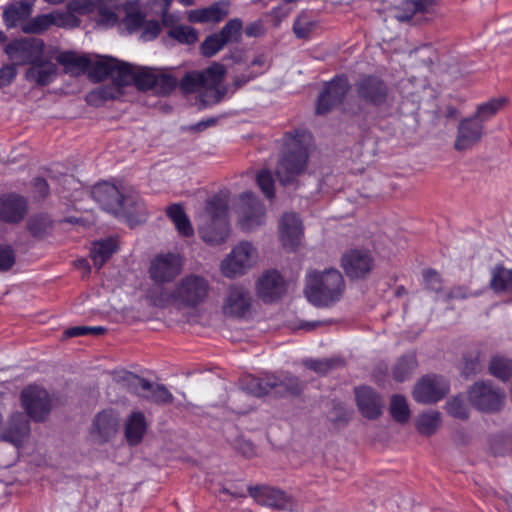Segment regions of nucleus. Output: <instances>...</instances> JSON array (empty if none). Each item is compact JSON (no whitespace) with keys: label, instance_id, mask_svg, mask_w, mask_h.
<instances>
[{"label":"nucleus","instance_id":"obj_1","mask_svg":"<svg viewBox=\"0 0 512 512\" xmlns=\"http://www.w3.org/2000/svg\"><path fill=\"white\" fill-rule=\"evenodd\" d=\"M228 195L221 192L212 196L198 216V231L204 242L210 245L224 243L229 234Z\"/></svg>","mask_w":512,"mask_h":512},{"label":"nucleus","instance_id":"obj_2","mask_svg":"<svg viewBox=\"0 0 512 512\" xmlns=\"http://www.w3.org/2000/svg\"><path fill=\"white\" fill-rule=\"evenodd\" d=\"M309 141L310 136L304 131L285 135L283 153L276 168V174L282 184L292 182L304 170Z\"/></svg>","mask_w":512,"mask_h":512},{"label":"nucleus","instance_id":"obj_3","mask_svg":"<svg viewBox=\"0 0 512 512\" xmlns=\"http://www.w3.org/2000/svg\"><path fill=\"white\" fill-rule=\"evenodd\" d=\"M343 290L344 280L336 269L307 274L304 293L308 301L317 307L328 306L338 301Z\"/></svg>","mask_w":512,"mask_h":512},{"label":"nucleus","instance_id":"obj_4","mask_svg":"<svg viewBox=\"0 0 512 512\" xmlns=\"http://www.w3.org/2000/svg\"><path fill=\"white\" fill-rule=\"evenodd\" d=\"M126 65V62L118 61L111 57H97L91 59V65L88 69V75L93 81H102L106 77H111L115 85L99 87L86 96V101L93 106H100L103 102L115 99L119 96V76L120 68Z\"/></svg>","mask_w":512,"mask_h":512},{"label":"nucleus","instance_id":"obj_5","mask_svg":"<svg viewBox=\"0 0 512 512\" xmlns=\"http://www.w3.org/2000/svg\"><path fill=\"white\" fill-rule=\"evenodd\" d=\"M92 196L104 210L113 214L131 213L137 204L136 195L108 182L95 185Z\"/></svg>","mask_w":512,"mask_h":512},{"label":"nucleus","instance_id":"obj_6","mask_svg":"<svg viewBox=\"0 0 512 512\" xmlns=\"http://www.w3.org/2000/svg\"><path fill=\"white\" fill-rule=\"evenodd\" d=\"M258 261V250L250 242L243 241L233 247L222 260L220 270L225 277L235 278L247 273Z\"/></svg>","mask_w":512,"mask_h":512},{"label":"nucleus","instance_id":"obj_7","mask_svg":"<svg viewBox=\"0 0 512 512\" xmlns=\"http://www.w3.org/2000/svg\"><path fill=\"white\" fill-rule=\"evenodd\" d=\"M210 286L207 279L199 275H187L177 284L173 297L187 306H196L203 302L209 293Z\"/></svg>","mask_w":512,"mask_h":512},{"label":"nucleus","instance_id":"obj_8","mask_svg":"<svg viewBox=\"0 0 512 512\" xmlns=\"http://www.w3.org/2000/svg\"><path fill=\"white\" fill-rule=\"evenodd\" d=\"M238 214L239 224L245 231L256 230L266 220L264 205L251 192H245L240 196Z\"/></svg>","mask_w":512,"mask_h":512},{"label":"nucleus","instance_id":"obj_9","mask_svg":"<svg viewBox=\"0 0 512 512\" xmlns=\"http://www.w3.org/2000/svg\"><path fill=\"white\" fill-rule=\"evenodd\" d=\"M21 403L28 416L35 421L44 420L51 410L48 392L37 385H30L22 390Z\"/></svg>","mask_w":512,"mask_h":512},{"label":"nucleus","instance_id":"obj_10","mask_svg":"<svg viewBox=\"0 0 512 512\" xmlns=\"http://www.w3.org/2000/svg\"><path fill=\"white\" fill-rule=\"evenodd\" d=\"M449 391V384L441 376L427 375L415 385L413 398L421 404H432L440 401Z\"/></svg>","mask_w":512,"mask_h":512},{"label":"nucleus","instance_id":"obj_11","mask_svg":"<svg viewBox=\"0 0 512 512\" xmlns=\"http://www.w3.org/2000/svg\"><path fill=\"white\" fill-rule=\"evenodd\" d=\"M469 400L480 411L495 412L503 405L504 393L488 383L477 382L469 390Z\"/></svg>","mask_w":512,"mask_h":512},{"label":"nucleus","instance_id":"obj_12","mask_svg":"<svg viewBox=\"0 0 512 512\" xmlns=\"http://www.w3.org/2000/svg\"><path fill=\"white\" fill-rule=\"evenodd\" d=\"M120 69L119 86L134 83L140 90H154L158 69L135 66L127 62Z\"/></svg>","mask_w":512,"mask_h":512},{"label":"nucleus","instance_id":"obj_13","mask_svg":"<svg viewBox=\"0 0 512 512\" xmlns=\"http://www.w3.org/2000/svg\"><path fill=\"white\" fill-rule=\"evenodd\" d=\"M127 381L132 392L153 403L167 404L173 400V395L164 385L151 383L131 373L128 375Z\"/></svg>","mask_w":512,"mask_h":512},{"label":"nucleus","instance_id":"obj_14","mask_svg":"<svg viewBox=\"0 0 512 512\" xmlns=\"http://www.w3.org/2000/svg\"><path fill=\"white\" fill-rule=\"evenodd\" d=\"M257 296L264 302L270 303L280 299L286 291V283L276 270L265 271L256 281Z\"/></svg>","mask_w":512,"mask_h":512},{"label":"nucleus","instance_id":"obj_15","mask_svg":"<svg viewBox=\"0 0 512 512\" xmlns=\"http://www.w3.org/2000/svg\"><path fill=\"white\" fill-rule=\"evenodd\" d=\"M356 92L361 101L375 106L385 103L388 96L386 84L375 76L360 77L356 83Z\"/></svg>","mask_w":512,"mask_h":512},{"label":"nucleus","instance_id":"obj_16","mask_svg":"<svg viewBox=\"0 0 512 512\" xmlns=\"http://www.w3.org/2000/svg\"><path fill=\"white\" fill-rule=\"evenodd\" d=\"M75 18L68 12L53 11L38 15L22 25V32L27 34H40L51 26L68 27L73 25Z\"/></svg>","mask_w":512,"mask_h":512},{"label":"nucleus","instance_id":"obj_17","mask_svg":"<svg viewBox=\"0 0 512 512\" xmlns=\"http://www.w3.org/2000/svg\"><path fill=\"white\" fill-rule=\"evenodd\" d=\"M182 261L179 255L167 253L155 257L150 266V276L156 283L172 281L181 271Z\"/></svg>","mask_w":512,"mask_h":512},{"label":"nucleus","instance_id":"obj_18","mask_svg":"<svg viewBox=\"0 0 512 512\" xmlns=\"http://www.w3.org/2000/svg\"><path fill=\"white\" fill-rule=\"evenodd\" d=\"M436 13V0H405L394 17L399 22L428 21Z\"/></svg>","mask_w":512,"mask_h":512},{"label":"nucleus","instance_id":"obj_19","mask_svg":"<svg viewBox=\"0 0 512 512\" xmlns=\"http://www.w3.org/2000/svg\"><path fill=\"white\" fill-rule=\"evenodd\" d=\"M70 9L79 13L98 10V23L104 27H112L118 21L116 10L118 7L110 6L107 0H72L69 4Z\"/></svg>","mask_w":512,"mask_h":512},{"label":"nucleus","instance_id":"obj_20","mask_svg":"<svg viewBox=\"0 0 512 512\" xmlns=\"http://www.w3.org/2000/svg\"><path fill=\"white\" fill-rule=\"evenodd\" d=\"M349 90V83L345 77H336L330 81L324 91L319 95L316 113L326 114L339 104Z\"/></svg>","mask_w":512,"mask_h":512},{"label":"nucleus","instance_id":"obj_21","mask_svg":"<svg viewBox=\"0 0 512 512\" xmlns=\"http://www.w3.org/2000/svg\"><path fill=\"white\" fill-rule=\"evenodd\" d=\"M484 134V126L472 116L460 120L454 147L457 151H466L479 143Z\"/></svg>","mask_w":512,"mask_h":512},{"label":"nucleus","instance_id":"obj_22","mask_svg":"<svg viewBox=\"0 0 512 512\" xmlns=\"http://www.w3.org/2000/svg\"><path fill=\"white\" fill-rule=\"evenodd\" d=\"M119 419L113 411H102L98 413L92 424L90 436L98 444L110 441L117 433Z\"/></svg>","mask_w":512,"mask_h":512},{"label":"nucleus","instance_id":"obj_23","mask_svg":"<svg viewBox=\"0 0 512 512\" xmlns=\"http://www.w3.org/2000/svg\"><path fill=\"white\" fill-rule=\"evenodd\" d=\"M251 295L248 289L241 285H234L228 289L223 304V313L227 316H244L251 306Z\"/></svg>","mask_w":512,"mask_h":512},{"label":"nucleus","instance_id":"obj_24","mask_svg":"<svg viewBox=\"0 0 512 512\" xmlns=\"http://www.w3.org/2000/svg\"><path fill=\"white\" fill-rule=\"evenodd\" d=\"M5 52L15 64H32L40 57L41 47L34 40L20 39L9 43Z\"/></svg>","mask_w":512,"mask_h":512},{"label":"nucleus","instance_id":"obj_25","mask_svg":"<svg viewBox=\"0 0 512 512\" xmlns=\"http://www.w3.org/2000/svg\"><path fill=\"white\" fill-rule=\"evenodd\" d=\"M279 234L282 245L289 250L296 249L302 240L303 227L298 215L286 213L279 222Z\"/></svg>","mask_w":512,"mask_h":512},{"label":"nucleus","instance_id":"obj_26","mask_svg":"<svg viewBox=\"0 0 512 512\" xmlns=\"http://www.w3.org/2000/svg\"><path fill=\"white\" fill-rule=\"evenodd\" d=\"M30 426L26 416L16 412L10 415L2 432V440L18 447L28 438Z\"/></svg>","mask_w":512,"mask_h":512},{"label":"nucleus","instance_id":"obj_27","mask_svg":"<svg viewBox=\"0 0 512 512\" xmlns=\"http://www.w3.org/2000/svg\"><path fill=\"white\" fill-rule=\"evenodd\" d=\"M251 496L261 505L278 510H292L294 508L293 500L284 492L271 488L259 487L250 489Z\"/></svg>","mask_w":512,"mask_h":512},{"label":"nucleus","instance_id":"obj_28","mask_svg":"<svg viewBox=\"0 0 512 512\" xmlns=\"http://www.w3.org/2000/svg\"><path fill=\"white\" fill-rule=\"evenodd\" d=\"M342 267L351 278L364 277L372 267L370 254L362 250H350L342 257Z\"/></svg>","mask_w":512,"mask_h":512},{"label":"nucleus","instance_id":"obj_29","mask_svg":"<svg viewBox=\"0 0 512 512\" xmlns=\"http://www.w3.org/2000/svg\"><path fill=\"white\" fill-rule=\"evenodd\" d=\"M357 406L361 414L368 419H375L381 415L383 400L369 387L356 389Z\"/></svg>","mask_w":512,"mask_h":512},{"label":"nucleus","instance_id":"obj_30","mask_svg":"<svg viewBox=\"0 0 512 512\" xmlns=\"http://www.w3.org/2000/svg\"><path fill=\"white\" fill-rule=\"evenodd\" d=\"M27 212V204L23 197L15 194L0 197V219L5 222L17 223Z\"/></svg>","mask_w":512,"mask_h":512},{"label":"nucleus","instance_id":"obj_31","mask_svg":"<svg viewBox=\"0 0 512 512\" xmlns=\"http://www.w3.org/2000/svg\"><path fill=\"white\" fill-rule=\"evenodd\" d=\"M57 67L54 63L49 61H40L39 58L35 60L31 67L26 72V79L30 82H35L39 85L50 84L56 76Z\"/></svg>","mask_w":512,"mask_h":512},{"label":"nucleus","instance_id":"obj_32","mask_svg":"<svg viewBox=\"0 0 512 512\" xmlns=\"http://www.w3.org/2000/svg\"><path fill=\"white\" fill-rule=\"evenodd\" d=\"M32 2L31 1H20L17 2L4 10L3 20L8 28H14L27 22L26 20L32 14Z\"/></svg>","mask_w":512,"mask_h":512},{"label":"nucleus","instance_id":"obj_33","mask_svg":"<svg viewBox=\"0 0 512 512\" xmlns=\"http://www.w3.org/2000/svg\"><path fill=\"white\" fill-rule=\"evenodd\" d=\"M228 14L226 5L221 2L203 8L191 10L188 20L193 23H218Z\"/></svg>","mask_w":512,"mask_h":512},{"label":"nucleus","instance_id":"obj_34","mask_svg":"<svg viewBox=\"0 0 512 512\" xmlns=\"http://www.w3.org/2000/svg\"><path fill=\"white\" fill-rule=\"evenodd\" d=\"M147 430L145 416L141 412H133L125 422V437L129 445L141 442Z\"/></svg>","mask_w":512,"mask_h":512},{"label":"nucleus","instance_id":"obj_35","mask_svg":"<svg viewBox=\"0 0 512 512\" xmlns=\"http://www.w3.org/2000/svg\"><path fill=\"white\" fill-rule=\"evenodd\" d=\"M57 61L65 67L67 73L79 75L88 71L91 65V58L72 51L63 52L58 55Z\"/></svg>","mask_w":512,"mask_h":512},{"label":"nucleus","instance_id":"obj_36","mask_svg":"<svg viewBox=\"0 0 512 512\" xmlns=\"http://www.w3.org/2000/svg\"><path fill=\"white\" fill-rule=\"evenodd\" d=\"M278 386L276 375H266L264 378L248 376L243 383V389L256 397H262Z\"/></svg>","mask_w":512,"mask_h":512},{"label":"nucleus","instance_id":"obj_37","mask_svg":"<svg viewBox=\"0 0 512 512\" xmlns=\"http://www.w3.org/2000/svg\"><path fill=\"white\" fill-rule=\"evenodd\" d=\"M117 249L118 242L115 238H108L94 242L90 250V256L94 266L98 269L101 268Z\"/></svg>","mask_w":512,"mask_h":512},{"label":"nucleus","instance_id":"obj_38","mask_svg":"<svg viewBox=\"0 0 512 512\" xmlns=\"http://www.w3.org/2000/svg\"><path fill=\"white\" fill-rule=\"evenodd\" d=\"M417 431L426 436L434 434L441 425V414L436 410L421 413L416 419Z\"/></svg>","mask_w":512,"mask_h":512},{"label":"nucleus","instance_id":"obj_39","mask_svg":"<svg viewBox=\"0 0 512 512\" xmlns=\"http://www.w3.org/2000/svg\"><path fill=\"white\" fill-rule=\"evenodd\" d=\"M505 103L506 99L504 97L492 98L487 102L478 104L472 117L483 125L484 122L492 119L502 109Z\"/></svg>","mask_w":512,"mask_h":512},{"label":"nucleus","instance_id":"obj_40","mask_svg":"<svg viewBox=\"0 0 512 512\" xmlns=\"http://www.w3.org/2000/svg\"><path fill=\"white\" fill-rule=\"evenodd\" d=\"M202 77V83L205 90L218 94V86L225 75V68L222 64L214 63L206 70L199 72Z\"/></svg>","mask_w":512,"mask_h":512},{"label":"nucleus","instance_id":"obj_41","mask_svg":"<svg viewBox=\"0 0 512 512\" xmlns=\"http://www.w3.org/2000/svg\"><path fill=\"white\" fill-rule=\"evenodd\" d=\"M490 286L495 292L512 291V269L497 265L491 272Z\"/></svg>","mask_w":512,"mask_h":512},{"label":"nucleus","instance_id":"obj_42","mask_svg":"<svg viewBox=\"0 0 512 512\" xmlns=\"http://www.w3.org/2000/svg\"><path fill=\"white\" fill-rule=\"evenodd\" d=\"M167 214L174 223L179 234L182 236H191L193 234V228L189 218L179 205H172L168 208Z\"/></svg>","mask_w":512,"mask_h":512},{"label":"nucleus","instance_id":"obj_43","mask_svg":"<svg viewBox=\"0 0 512 512\" xmlns=\"http://www.w3.org/2000/svg\"><path fill=\"white\" fill-rule=\"evenodd\" d=\"M417 360L414 353H408L399 359L394 368V377L397 381L406 380L416 369Z\"/></svg>","mask_w":512,"mask_h":512},{"label":"nucleus","instance_id":"obj_44","mask_svg":"<svg viewBox=\"0 0 512 512\" xmlns=\"http://www.w3.org/2000/svg\"><path fill=\"white\" fill-rule=\"evenodd\" d=\"M489 371L493 376L506 381L512 375V361L503 356H494L490 361Z\"/></svg>","mask_w":512,"mask_h":512},{"label":"nucleus","instance_id":"obj_45","mask_svg":"<svg viewBox=\"0 0 512 512\" xmlns=\"http://www.w3.org/2000/svg\"><path fill=\"white\" fill-rule=\"evenodd\" d=\"M242 31V21L235 18L227 22L218 34L225 44L237 43L241 40Z\"/></svg>","mask_w":512,"mask_h":512},{"label":"nucleus","instance_id":"obj_46","mask_svg":"<svg viewBox=\"0 0 512 512\" xmlns=\"http://www.w3.org/2000/svg\"><path fill=\"white\" fill-rule=\"evenodd\" d=\"M390 413L392 417L400 423L408 421L410 417V410L405 397L401 395H394L391 398Z\"/></svg>","mask_w":512,"mask_h":512},{"label":"nucleus","instance_id":"obj_47","mask_svg":"<svg viewBox=\"0 0 512 512\" xmlns=\"http://www.w3.org/2000/svg\"><path fill=\"white\" fill-rule=\"evenodd\" d=\"M278 386L273 390L276 393H292L298 394L302 390V383L299 379L291 374H281L280 376H276Z\"/></svg>","mask_w":512,"mask_h":512},{"label":"nucleus","instance_id":"obj_48","mask_svg":"<svg viewBox=\"0 0 512 512\" xmlns=\"http://www.w3.org/2000/svg\"><path fill=\"white\" fill-rule=\"evenodd\" d=\"M316 27L317 23L311 16L301 14L294 22L293 31L298 38H307Z\"/></svg>","mask_w":512,"mask_h":512},{"label":"nucleus","instance_id":"obj_49","mask_svg":"<svg viewBox=\"0 0 512 512\" xmlns=\"http://www.w3.org/2000/svg\"><path fill=\"white\" fill-rule=\"evenodd\" d=\"M178 80L168 72L158 69L154 91L158 94H169L175 89Z\"/></svg>","mask_w":512,"mask_h":512},{"label":"nucleus","instance_id":"obj_50","mask_svg":"<svg viewBox=\"0 0 512 512\" xmlns=\"http://www.w3.org/2000/svg\"><path fill=\"white\" fill-rule=\"evenodd\" d=\"M169 35L183 44H192L198 38L196 30L186 25L175 26L170 30Z\"/></svg>","mask_w":512,"mask_h":512},{"label":"nucleus","instance_id":"obj_51","mask_svg":"<svg viewBox=\"0 0 512 512\" xmlns=\"http://www.w3.org/2000/svg\"><path fill=\"white\" fill-rule=\"evenodd\" d=\"M447 413L455 418L465 419L468 417V406L464 397L456 396L446 403Z\"/></svg>","mask_w":512,"mask_h":512},{"label":"nucleus","instance_id":"obj_52","mask_svg":"<svg viewBox=\"0 0 512 512\" xmlns=\"http://www.w3.org/2000/svg\"><path fill=\"white\" fill-rule=\"evenodd\" d=\"M180 87L185 93L199 92L204 89L202 77L199 72L187 73L180 82Z\"/></svg>","mask_w":512,"mask_h":512},{"label":"nucleus","instance_id":"obj_53","mask_svg":"<svg viewBox=\"0 0 512 512\" xmlns=\"http://www.w3.org/2000/svg\"><path fill=\"white\" fill-rule=\"evenodd\" d=\"M225 43L218 33L208 36L201 44V52L206 57H212L219 52Z\"/></svg>","mask_w":512,"mask_h":512},{"label":"nucleus","instance_id":"obj_54","mask_svg":"<svg viewBox=\"0 0 512 512\" xmlns=\"http://www.w3.org/2000/svg\"><path fill=\"white\" fill-rule=\"evenodd\" d=\"M50 227V219L45 215L32 217L28 222L29 231L34 236H41Z\"/></svg>","mask_w":512,"mask_h":512},{"label":"nucleus","instance_id":"obj_55","mask_svg":"<svg viewBox=\"0 0 512 512\" xmlns=\"http://www.w3.org/2000/svg\"><path fill=\"white\" fill-rule=\"evenodd\" d=\"M257 183L262 192L268 197L274 196V180L268 170H262L257 174Z\"/></svg>","mask_w":512,"mask_h":512},{"label":"nucleus","instance_id":"obj_56","mask_svg":"<svg viewBox=\"0 0 512 512\" xmlns=\"http://www.w3.org/2000/svg\"><path fill=\"white\" fill-rule=\"evenodd\" d=\"M105 331L102 326H75L65 330L66 337H78L84 335H100Z\"/></svg>","mask_w":512,"mask_h":512},{"label":"nucleus","instance_id":"obj_57","mask_svg":"<svg viewBox=\"0 0 512 512\" xmlns=\"http://www.w3.org/2000/svg\"><path fill=\"white\" fill-rule=\"evenodd\" d=\"M304 365L315 371L318 374H326L328 371H330L334 365L336 364L335 360L331 359H323V360H317V359H307L304 362Z\"/></svg>","mask_w":512,"mask_h":512},{"label":"nucleus","instance_id":"obj_58","mask_svg":"<svg viewBox=\"0 0 512 512\" xmlns=\"http://www.w3.org/2000/svg\"><path fill=\"white\" fill-rule=\"evenodd\" d=\"M251 67L254 68V67H259L258 70L256 71H253L251 73V75L249 76H243V80L242 81H239V80H236V85L237 86H241V85H244L245 83H247L248 81H250L252 78L256 77L257 75L263 73L267 68H268V61L267 59L263 56V55H260V56H257L251 63Z\"/></svg>","mask_w":512,"mask_h":512},{"label":"nucleus","instance_id":"obj_59","mask_svg":"<svg viewBox=\"0 0 512 512\" xmlns=\"http://www.w3.org/2000/svg\"><path fill=\"white\" fill-rule=\"evenodd\" d=\"M15 263V254L10 246L0 245V271L10 269Z\"/></svg>","mask_w":512,"mask_h":512},{"label":"nucleus","instance_id":"obj_60","mask_svg":"<svg viewBox=\"0 0 512 512\" xmlns=\"http://www.w3.org/2000/svg\"><path fill=\"white\" fill-rule=\"evenodd\" d=\"M423 278L428 289L439 293L442 289L440 275L434 270H427L423 273Z\"/></svg>","mask_w":512,"mask_h":512},{"label":"nucleus","instance_id":"obj_61","mask_svg":"<svg viewBox=\"0 0 512 512\" xmlns=\"http://www.w3.org/2000/svg\"><path fill=\"white\" fill-rule=\"evenodd\" d=\"M245 34L249 37H258L264 34L265 28L262 21H255L246 26Z\"/></svg>","mask_w":512,"mask_h":512},{"label":"nucleus","instance_id":"obj_62","mask_svg":"<svg viewBox=\"0 0 512 512\" xmlns=\"http://www.w3.org/2000/svg\"><path fill=\"white\" fill-rule=\"evenodd\" d=\"M161 27L158 22H149L146 26L143 37L147 40L154 39L159 35Z\"/></svg>","mask_w":512,"mask_h":512},{"label":"nucleus","instance_id":"obj_63","mask_svg":"<svg viewBox=\"0 0 512 512\" xmlns=\"http://www.w3.org/2000/svg\"><path fill=\"white\" fill-rule=\"evenodd\" d=\"M14 77V72L10 67L0 69V87L5 86L11 82Z\"/></svg>","mask_w":512,"mask_h":512},{"label":"nucleus","instance_id":"obj_64","mask_svg":"<svg viewBox=\"0 0 512 512\" xmlns=\"http://www.w3.org/2000/svg\"><path fill=\"white\" fill-rule=\"evenodd\" d=\"M34 188L38 192L39 196L44 197L48 193V184L42 178H36L34 181Z\"/></svg>","mask_w":512,"mask_h":512}]
</instances>
